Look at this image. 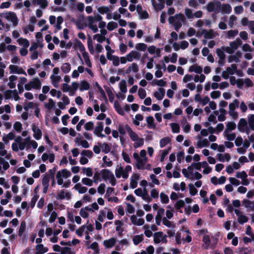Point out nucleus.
I'll return each mask as SVG.
<instances>
[{"label":"nucleus","mask_w":254,"mask_h":254,"mask_svg":"<svg viewBox=\"0 0 254 254\" xmlns=\"http://www.w3.org/2000/svg\"><path fill=\"white\" fill-rule=\"evenodd\" d=\"M75 46L78 47L79 51L82 53V54H83V53H87L85 51V48L84 45H83V44L81 43V42L80 41H79L77 39H75Z\"/></svg>","instance_id":"obj_30"},{"label":"nucleus","mask_w":254,"mask_h":254,"mask_svg":"<svg viewBox=\"0 0 254 254\" xmlns=\"http://www.w3.org/2000/svg\"><path fill=\"white\" fill-rule=\"evenodd\" d=\"M165 94V89L163 88H159L158 91H155L153 93L154 96L158 100H161Z\"/></svg>","instance_id":"obj_12"},{"label":"nucleus","mask_w":254,"mask_h":254,"mask_svg":"<svg viewBox=\"0 0 254 254\" xmlns=\"http://www.w3.org/2000/svg\"><path fill=\"white\" fill-rule=\"evenodd\" d=\"M104 87L108 94L110 102H112L114 101L115 98L114 94L111 91L110 88L108 86H104Z\"/></svg>","instance_id":"obj_26"},{"label":"nucleus","mask_w":254,"mask_h":254,"mask_svg":"<svg viewBox=\"0 0 254 254\" xmlns=\"http://www.w3.org/2000/svg\"><path fill=\"white\" fill-rule=\"evenodd\" d=\"M138 94L139 98L141 99H144L146 96V93L145 90L142 88H140L139 89Z\"/></svg>","instance_id":"obj_61"},{"label":"nucleus","mask_w":254,"mask_h":254,"mask_svg":"<svg viewBox=\"0 0 254 254\" xmlns=\"http://www.w3.org/2000/svg\"><path fill=\"white\" fill-rule=\"evenodd\" d=\"M135 48L137 50L144 52L146 51L147 46L144 43H138L136 45Z\"/></svg>","instance_id":"obj_43"},{"label":"nucleus","mask_w":254,"mask_h":254,"mask_svg":"<svg viewBox=\"0 0 254 254\" xmlns=\"http://www.w3.org/2000/svg\"><path fill=\"white\" fill-rule=\"evenodd\" d=\"M201 34H203L205 39H213L215 37L214 30L212 29L209 30L202 29L201 31Z\"/></svg>","instance_id":"obj_11"},{"label":"nucleus","mask_w":254,"mask_h":254,"mask_svg":"<svg viewBox=\"0 0 254 254\" xmlns=\"http://www.w3.org/2000/svg\"><path fill=\"white\" fill-rule=\"evenodd\" d=\"M93 39H96L97 41L100 43H103L105 40H106V37L105 36H102L100 34H96L93 36Z\"/></svg>","instance_id":"obj_46"},{"label":"nucleus","mask_w":254,"mask_h":254,"mask_svg":"<svg viewBox=\"0 0 254 254\" xmlns=\"http://www.w3.org/2000/svg\"><path fill=\"white\" fill-rule=\"evenodd\" d=\"M94 127V124L92 122L90 121L86 123L84 126V128L86 130H91Z\"/></svg>","instance_id":"obj_63"},{"label":"nucleus","mask_w":254,"mask_h":254,"mask_svg":"<svg viewBox=\"0 0 254 254\" xmlns=\"http://www.w3.org/2000/svg\"><path fill=\"white\" fill-rule=\"evenodd\" d=\"M88 249H91L95 252L98 253L99 252V248L98 244L96 242H94L91 244V245L88 248Z\"/></svg>","instance_id":"obj_56"},{"label":"nucleus","mask_w":254,"mask_h":254,"mask_svg":"<svg viewBox=\"0 0 254 254\" xmlns=\"http://www.w3.org/2000/svg\"><path fill=\"white\" fill-rule=\"evenodd\" d=\"M100 174L102 179L105 181L108 180L113 175V173L110 170L106 169L101 170Z\"/></svg>","instance_id":"obj_14"},{"label":"nucleus","mask_w":254,"mask_h":254,"mask_svg":"<svg viewBox=\"0 0 254 254\" xmlns=\"http://www.w3.org/2000/svg\"><path fill=\"white\" fill-rule=\"evenodd\" d=\"M87 46L90 53L93 55L94 53V50L93 45V41L90 36H89L87 39Z\"/></svg>","instance_id":"obj_27"},{"label":"nucleus","mask_w":254,"mask_h":254,"mask_svg":"<svg viewBox=\"0 0 254 254\" xmlns=\"http://www.w3.org/2000/svg\"><path fill=\"white\" fill-rule=\"evenodd\" d=\"M239 102L237 99H235L234 101L230 103L229 105V111H234L236 108L239 106Z\"/></svg>","instance_id":"obj_36"},{"label":"nucleus","mask_w":254,"mask_h":254,"mask_svg":"<svg viewBox=\"0 0 254 254\" xmlns=\"http://www.w3.org/2000/svg\"><path fill=\"white\" fill-rule=\"evenodd\" d=\"M71 69L70 64L68 63H65L63 64L61 66V69L62 71L64 73H68Z\"/></svg>","instance_id":"obj_32"},{"label":"nucleus","mask_w":254,"mask_h":254,"mask_svg":"<svg viewBox=\"0 0 254 254\" xmlns=\"http://www.w3.org/2000/svg\"><path fill=\"white\" fill-rule=\"evenodd\" d=\"M241 24L243 26H247L249 24L252 33L254 34V21H249L248 18L244 17L241 20Z\"/></svg>","instance_id":"obj_8"},{"label":"nucleus","mask_w":254,"mask_h":254,"mask_svg":"<svg viewBox=\"0 0 254 254\" xmlns=\"http://www.w3.org/2000/svg\"><path fill=\"white\" fill-rule=\"evenodd\" d=\"M45 107L48 110H51L52 108L55 107V102L51 98L49 99L48 103H45Z\"/></svg>","instance_id":"obj_42"},{"label":"nucleus","mask_w":254,"mask_h":254,"mask_svg":"<svg viewBox=\"0 0 254 254\" xmlns=\"http://www.w3.org/2000/svg\"><path fill=\"white\" fill-rule=\"evenodd\" d=\"M221 11L226 14L230 13L232 11L231 5L228 3L223 4L221 6L220 8Z\"/></svg>","instance_id":"obj_21"},{"label":"nucleus","mask_w":254,"mask_h":254,"mask_svg":"<svg viewBox=\"0 0 254 254\" xmlns=\"http://www.w3.org/2000/svg\"><path fill=\"white\" fill-rule=\"evenodd\" d=\"M110 11V10L109 8L108 7L105 6H102L98 8V11L102 14L107 13L108 12H109Z\"/></svg>","instance_id":"obj_51"},{"label":"nucleus","mask_w":254,"mask_h":254,"mask_svg":"<svg viewBox=\"0 0 254 254\" xmlns=\"http://www.w3.org/2000/svg\"><path fill=\"white\" fill-rule=\"evenodd\" d=\"M236 127V124L233 122H229L226 125V129L225 130L228 131H232L235 129Z\"/></svg>","instance_id":"obj_38"},{"label":"nucleus","mask_w":254,"mask_h":254,"mask_svg":"<svg viewBox=\"0 0 254 254\" xmlns=\"http://www.w3.org/2000/svg\"><path fill=\"white\" fill-rule=\"evenodd\" d=\"M32 129L33 132V136L36 140L41 138L42 133L41 130L36 126L35 123L32 125Z\"/></svg>","instance_id":"obj_7"},{"label":"nucleus","mask_w":254,"mask_h":254,"mask_svg":"<svg viewBox=\"0 0 254 254\" xmlns=\"http://www.w3.org/2000/svg\"><path fill=\"white\" fill-rule=\"evenodd\" d=\"M3 17L9 20H10L14 26H16L18 24V20L16 14L13 12H8L3 13H0V16Z\"/></svg>","instance_id":"obj_2"},{"label":"nucleus","mask_w":254,"mask_h":254,"mask_svg":"<svg viewBox=\"0 0 254 254\" xmlns=\"http://www.w3.org/2000/svg\"><path fill=\"white\" fill-rule=\"evenodd\" d=\"M136 167L137 169H143V167L145 165V161H144L142 159H139L136 161Z\"/></svg>","instance_id":"obj_52"},{"label":"nucleus","mask_w":254,"mask_h":254,"mask_svg":"<svg viewBox=\"0 0 254 254\" xmlns=\"http://www.w3.org/2000/svg\"><path fill=\"white\" fill-rule=\"evenodd\" d=\"M238 128L241 132H246L247 134H249L250 130L248 127V123L246 120L244 118H242L240 120L238 125Z\"/></svg>","instance_id":"obj_4"},{"label":"nucleus","mask_w":254,"mask_h":254,"mask_svg":"<svg viewBox=\"0 0 254 254\" xmlns=\"http://www.w3.org/2000/svg\"><path fill=\"white\" fill-rule=\"evenodd\" d=\"M143 240L142 235H136L133 238V242L135 245H137Z\"/></svg>","instance_id":"obj_41"},{"label":"nucleus","mask_w":254,"mask_h":254,"mask_svg":"<svg viewBox=\"0 0 254 254\" xmlns=\"http://www.w3.org/2000/svg\"><path fill=\"white\" fill-rule=\"evenodd\" d=\"M82 182L83 184L88 186H92L93 185V181L88 178H84L82 179Z\"/></svg>","instance_id":"obj_59"},{"label":"nucleus","mask_w":254,"mask_h":254,"mask_svg":"<svg viewBox=\"0 0 254 254\" xmlns=\"http://www.w3.org/2000/svg\"><path fill=\"white\" fill-rule=\"evenodd\" d=\"M125 128L132 141H135L138 140V136L137 134L132 130L131 127L128 125H126L125 126Z\"/></svg>","instance_id":"obj_9"},{"label":"nucleus","mask_w":254,"mask_h":254,"mask_svg":"<svg viewBox=\"0 0 254 254\" xmlns=\"http://www.w3.org/2000/svg\"><path fill=\"white\" fill-rule=\"evenodd\" d=\"M139 178V175L138 174H134L132 175L131 178L130 179V187L131 189H135L137 187V182Z\"/></svg>","instance_id":"obj_13"},{"label":"nucleus","mask_w":254,"mask_h":254,"mask_svg":"<svg viewBox=\"0 0 254 254\" xmlns=\"http://www.w3.org/2000/svg\"><path fill=\"white\" fill-rule=\"evenodd\" d=\"M81 154L84 157L86 156L89 158H92L93 156V153L90 150H83L82 151Z\"/></svg>","instance_id":"obj_47"},{"label":"nucleus","mask_w":254,"mask_h":254,"mask_svg":"<svg viewBox=\"0 0 254 254\" xmlns=\"http://www.w3.org/2000/svg\"><path fill=\"white\" fill-rule=\"evenodd\" d=\"M103 127L104 125L103 122H98L97 126L95 128L94 133L100 137H105V135L102 133L103 130Z\"/></svg>","instance_id":"obj_5"},{"label":"nucleus","mask_w":254,"mask_h":254,"mask_svg":"<svg viewBox=\"0 0 254 254\" xmlns=\"http://www.w3.org/2000/svg\"><path fill=\"white\" fill-rule=\"evenodd\" d=\"M61 254H75V253L69 247H64L62 249Z\"/></svg>","instance_id":"obj_55"},{"label":"nucleus","mask_w":254,"mask_h":254,"mask_svg":"<svg viewBox=\"0 0 254 254\" xmlns=\"http://www.w3.org/2000/svg\"><path fill=\"white\" fill-rule=\"evenodd\" d=\"M119 87L121 91L125 93L127 91V83L125 80H122L119 83Z\"/></svg>","instance_id":"obj_28"},{"label":"nucleus","mask_w":254,"mask_h":254,"mask_svg":"<svg viewBox=\"0 0 254 254\" xmlns=\"http://www.w3.org/2000/svg\"><path fill=\"white\" fill-rule=\"evenodd\" d=\"M221 3L219 1H216L215 2H209L207 5V10L208 12L214 11L216 13L219 12Z\"/></svg>","instance_id":"obj_3"},{"label":"nucleus","mask_w":254,"mask_h":254,"mask_svg":"<svg viewBox=\"0 0 254 254\" xmlns=\"http://www.w3.org/2000/svg\"><path fill=\"white\" fill-rule=\"evenodd\" d=\"M82 56H83V57L84 58L85 62L86 64H87V65L88 67H91L92 66V64L90 61L88 54L87 53H83Z\"/></svg>","instance_id":"obj_48"},{"label":"nucleus","mask_w":254,"mask_h":254,"mask_svg":"<svg viewBox=\"0 0 254 254\" xmlns=\"http://www.w3.org/2000/svg\"><path fill=\"white\" fill-rule=\"evenodd\" d=\"M10 73L23 74L27 75L26 72L22 68L19 67L16 65L11 64L9 66Z\"/></svg>","instance_id":"obj_6"},{"label":"nucleus","mask_w":254,"mask_h":254,"mask_svg":"<svg viewBox=\"0 0 254 254\" xmlns=\"http://www.w3.org/2000/svg\"><path fill=\"white\" fill-rule=\"evenodd\" d=\"M152 82L153 83H155L156 85L161 87H164L166 85V82L164 81L163 79H154Z\"/></svg>","instance_id":"obj_54"},{"label":"nucleus","mask_w":254,"mask_h":254,"mask_svg":"<svg viewBox=\"0 0 254 254\" xmlns=\"http://www.w3.org/2000/svg\"><path fill=\"white\" fill-rule=\"evenodd\" d=\"M98 144L101 146L102 149V152L105 154L108 153L111 151V144H108V143L104 142L102 144L101 142H98Z\"/></svg>","instance_id":"obj_18"},{"label":"nucleus","mask_w":254,"mask_h":254,"mask_svg":"<svg viewBox=\"0 0 254 254\" xmlns=\"http://www.w3.org/2000/svg\"><path fill=\"white\" fill-rule=\"evenodd\" d=\"M116 243V240L114 238H111L108 240H105L103 242L104 246L107 248L113 247Z\"/></svg>","instance_id":"obj_17"},{"label":"nucleus","mask_w":254,"mask_h":254,"mask_svg":"<svg viewBox=\"0 0 254 254\" xmlns=\"http://www.w3.org/2000/svg\"><path fill=\"white\" fill-rule=\"evenodd\" d=\"M105 187H106V186H105V184L102 183V184H100V185L99 186V187L97 188L98 192L101 194H103L105 193Z\"/></svg>","instance_id":"obj_64"},{"label":"nucleus","mask_w":254,"mask_h":254,"mask_svg":"<svg viewBox=\"0 0 254 254\" xmlns=\"http://www.w3.org/2000/svg\"><path fill=\"white\" fill-rule=\"evenodd\" d=\"M185 205V202L183 200H178L175 205V207L176 209L179 210L181 208L183 207Z\"/></svg>","instance_id":"obj_60"},{"label":"nucleus","mask_w":254,"mask_h":254,"mask_svg":"<svg viewBox=\"0 0 254 254\" xmlns=\"http://www.w3.org/2000/svg\"><path fill=\"white\" fill-rule=\"evenodd\" d=\"M163 233L159 231L154 234V242L155 244H159L161 242V239L162 237Z\"/></svg>","instance_id":"obj_25"},{"label":"nucleus","mask_w":254,"mask_h":254,"mask_svg":"<svg viewBox=\"0 0 254 254\" xmlns=\"http://www.w3.org/2000/svg\"><path fill=\"white\" fill-rule=\"evenodd\" d=\"M35 254H44L48 251V248L45 247L43 244H38L36 246Z\"/></svg>","instance_id":"obj_16"},{"label":"nucleus","mask_w":254,"mask_h":254,"mask_svg":"<svg viewBox=\"0 0 254 254\" xmlns=\"http://www.w3.org/2000/svg\"><path fill=\"white\" fill-rule=\"evenodd\" d=\"M172 131L173 133H179L180 132V126L178 123H173L170 124Z\"/></svg>","instance_id":"obj_37"},{"label":"nucleus","mask_w":254,"mask_h":254,"mask_svg":"<svg viewBox=\"0 0 254 254\" xmlns=\"http://www.w3.org/2000/svg\"><path fill=\"white\" fill-rule=\"evenodd\" d=\"M90 88V84L89 83L83 80L80 83V86L79 88V90L80 91H83V90H88Z\"/></svg>","instance_id":"obj_31"},{"label":"nucleus","mask_w":254,"mask_h":254,"mask_svg":"<svg viewBox=\"0 0 254 254\" xmlns=\"http://www.w3.org/2000/svg\"><path fill=\"white\" fill-rule=\"evenodd\" d=\"M146 122L149 128H155L156 126L154 124V119L152 116H148L146 118Z\"/></svg>","instance_id":"obj_24"},{"label":"nucleus","mask_w":254,"mask_h":254,"mask_svg":"<svg viewBox=\"0 0 254 254\" xmlns=\"http://www.w3.org/2000/svg\"><path fill=\"white\" fill-rule=\"evenodd\" d=\"M140 56V54L136 51H131L127 55V60L128 62H132L133 59H139Z\"/></svg>","instance_id":"obj_10"},{"label":"nucleus","mask_w":254,"mask_h":254,"mask_svg":"<svg viewBox=\"0 0 254 254\" xmlns=\"http://www.w3.org/2000/svg\"><path fill=\"white\" fill-rule=\"evenodd\" d=\"M118 24L116 22L114 21H110L108 23L107 29L109 31H112L114 29L117 28Z\"/></svg>","instance_id":"obj_49"},{"label":"nucleus","mask_w":254,"mask_h":254,"mask_svg":"<svg viewBox=\"0 0 254 254\" xmlns=\"http://www.w3.org/2000/svg\"><path fill=\"white\" fill-rule=\"evenodd\" d=\"M60 172L62 174V177H63L65 178L69 177L71 175L70 172L66 169H64Z\"/></svg>","instance_id":"obj_57"},{"label":"nucleus","mask_w":254,"mask_h":254,"mask_svg":"<svg viewBox=\"0 0 254 254\" xmlns=\"http://www.w3.org/2000/svg\"><path fill=\"white\" fill-rule=\"evenodd\" d=\"M171 142V138L169 137H165L160 140V146L162 148Z\"/></svg>","instance_id":"obj_33"},{"label":"nucleus","mask_w":254,"mask_h":254,"mask_svg":"<svg viewBox=\"0 0 254 254\" xmlns=\"http://www.w3.org/2000/svg\"><path fill=\"white\" fill-rule=\"evenodd\" d=\"M160 199L163 203L167 204L169 201L168 195L163 192L160 193Z\"/></svg>","instance_id":"obj_50"},{"label":"nucleus","mask_w":254,"mask_h":254,"mask_svg":"<svg viewBox=\"0 0 254 254\" xmlns=\"http://www.w3.org/2000/svg\"><path fill=\"white\" fill-rule=\"evenodd\" d=\"M236 176L238 178H240L242 180H244V179H246L247 178L248 175L245 171H243L241 172H237Z\"/></svg>","instance_id":"obj_62"},{"label":"nucleus","mask_w":254,"mask_h":254,"mask_svg":"<svg viewBox=\"0 0 254 254\" xmlns=\"http://www.w3.org/2000/svg\"><path fill=\"white\" fill-rule=\"evenodd\" d=\"M17 42L19 45H22L25 48H27L29 46V41L27 39L21 38L17 40Z\"/></svg>","instance_id":"obj_34"},{"label":"nucleus","mask_w":254,"mask_h":254,"mask_svg":"<svg viewBox=\"0 0 254 254\" xmlns=\"http://www.w3.org/2000/svg\"><path fill=\"white\" fill-rule=\"evenodd\" d=\"M114 108L116 111L120 115L124 116L125 115V112L121 107V105L119 103L118 101H116L114 102Z\"/></svg>","instance_id":"obj_23"},{"label":"nucleus","mask_w":254,"mask_h":254,"mask_svg":"<svg viewBox=\"0 0 254 254\" xmlns=\"http://www.w3.org/2000/svg\"><path fill=\"white\" fill-rule=\"evenodd\" d=\"M50 180V177L49 175L47 174H45L42 181L43 186H49Z\"/></svg>","instance_id":"obj_39"},{"label":"nucleus","mask_w":254,"mask_h":254,"mask_svg":"<svg viewBox=\"0 0 254 254\" xmlns=\"http://www.w3.org/2000/svg\"><path fill=\"white\" fill-rule=\"evenodd\" d=\"M171 149V147H169L167 149H165L162 150L161 158H160V161L162 162L164 161L165 157L168 155L169 151Z\"/></svg>","instance_id":"obj_53"},{"label":"nucleus","mask_w":254,"mask_h":254,"mask_svg":"<svg viewBox=\"0 0 254 254\" xmlns=\"http://www.w3.org/2000/svg\"><path fill=\"white\" fill-rule=\"evenodd\" d=\"M224 136L226 137L227 139L229 141H233L235 139L236 137V134L235 133H227V131L226 130L224 132Z\"/></svg>","instance_id":"obj_40"},{"label":"nucleus","mask_w":254,"mask_h":254,"mask_svg":"<svg viewBox=\"0 0 254 254\" xmlns=\"http://www.w3.org/2000/svg\"><path fill=\"white\" fill-rule=\"evenodd\" d=\"M26 228V222L23 221L21 222L20 228L18 230V236L19 237H22L23 240L26 238V235H23V233L25 232Z\"/></svg>","instance_id":"obj_15"},{"label":"nucleus","mask_w":254,"mask_h":254,"mask_svg":"<svg viewBox=\"0 0 254 254\" xmlns=\"http://www.w3.org/2000/svg\"><path fill=\"white\" fill-rule=\"evenodd\" d=\"M115 224L117 225L116 228V230L117 231H119L121 230V232L118 233L119 236L120 237H122L123 235V232L124 230L121 227L123 225V222L121 220H116L115 221Z\"/></svg>","instance_id":"obj_20"},{"label":"nucleus","mask_w":254,"mask_h":254,"mask_svg":"<svg viewBox=\"0 0 254 254\" xmlns=\"http://www.w3.org/2000/svg\"><path fill=\"white\" fill-rule=\"evenodd\" d=\"M197 147L201 148L203 147H208L209 145V142L207 139H203L201 141H198L197 142Z\"/></svg>","instance_id":"obj_29"},{"label":"nucleus","mask_w":254,"mask_h":254,"mask_svg":"<svg viewBox=\"0 0 254 254\" xmlns=\"http://www.w3.org/2000/svg\"><path fill=\"white\" fill-rule=\"evenodd\" d=\"M249 218L248 217L244 215H239L238 218V221L241 224L247 222Z\"/></svg>","instance_id":"obj_44"},{"label":"nucleus","mask_w":254,"mask_h":254,"mask_svg":"<svg viewBox=\"0 0 254 254\" xmlns=\"http://www.w3.org/2000/svg\"><path fill=\"white\" fill-rule=\"evenodd\" d=\"M189 187L190 190V193L191 195L194 196L197 194L198 191L193 184H189Z\"/></svg>","instance_id":"obj_45"},{"label":"nucleus","mask_w":254,"mask_h":254,"mask_svg":"<svg viewBox=\"0 0 254 254\" xmlns=\"http://www.w3.org/2000/svg\"><path fill=\"white\" fill-rule=\"evenodd\" d=\"M41 87V83L38 77H35L33 80L25 85V88L26 90L29 91L32 88L40 89Z\"/></svg>","instance_id":"obj_1"},{"label":"nucleus","mask_w":254,"mask_h":254,"mask_svg":"<svg viewBox=\"0 0 254 254\" xmlns=\"http://www.w3.org/2000/svg\"><path fill=\"white\" fill-rule=\"evenodd\" d=\"M248 124L250 128L254 130V114H252L248 117Z\"/></svg>","instance_id":"obj_35"},{"label":"nucleus","mask_w":254,"mask_h":254,"mask_svg":"<svg viewBox=\"0 0 254 254\" xmlns=\"http://www.w3.org/2000/svg\"><path fill=\"white\" fill-rule=\"evenodd\" d=\"M242 44L241 40L238 38L235 41L231 42L230 43V46L232 49L236 50L238 49L239 46H241Z\"/></svg>","instance_id":"obj_22"},{"label":"nucleus","mask_w":254,"mask_h":254,"mask_svg":"<svg viewBox=\"0 0 254 254\" xmlns=\"http://www.w3.org/2000/svg\"><path fill=\"white\" fill-rule=\"evenodd\" d=\"M189 71H194L196 73L201 74L202 71V68L200 65H198L197 64H193L189 67Z\"/></svg>","instance_id":"obj_19"},{"label":"nucleus","mask_w":254,"mask_h":254,"mask_svg":"<svg viewBox=\"0 0 254 254\" xmlns=\"http://www.w3.org/2000/svg\"><path fill=\"white\" fill-rule=\"evenodd\" d=\"M13 128L18 132H20L22 128V124L19 122H16L13 125Z\"/></svg>","instance_id":"obj_58"}]
</instances>
